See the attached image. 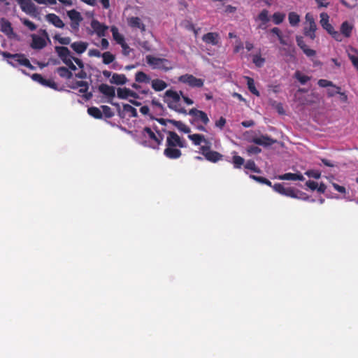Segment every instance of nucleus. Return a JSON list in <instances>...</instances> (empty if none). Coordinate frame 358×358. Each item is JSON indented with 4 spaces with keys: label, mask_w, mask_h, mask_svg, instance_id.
<instances>
[{
    "label": "nucleus",
    "mask_w": 358,
    "mask_h": 358,
    "mask_svg": "<svg viewBox=\"0 0 358 358\" xmlns=\"http://www.w3.org/2000/svg\"><path fill=\"white\" fill-rule=\"evenodd\" d=\"M232 163L235 169H241L245 163V159L239 155H234L232 157Z\"/></svg>",
    "instance_id": "obj_38"
},
{
    "label": "nucleus",
    "mask_w": 358,
    "mask_h": 358,
    "mask_svg": "<svg viewBox=\"0 0 358 358\" xmlns=\"http://www.w3.org/2000/svg\"><path fill=\"white\" fill-rule=\"evenodd\" d=\"M278 178L282 180H300L303 181L305 180L303 176L301 173H287L282 175L278 176Z\"/></svg>",
    "instance_id": "obj_17"
},
{
    "label": "nucleus",
    "mask_w": 358,
    "mask_h": 358,
    "mask_svg": "<svg viewBox=\"0 0 358 358\" xmlns=\"http://www.w3.org/2000/svg\"><path fill=\"white\" fill-rule=\"evenodd\" d=\"M55 50L59 57L63 60L64 63L68 66V67H76L72 62L73 56L68 48L64 46H57L55 47Z\"/></svg>",
    "instance_id": "obj_4"
},
{
    "label": "nucleus",
    "mask_w": 358,
    "mask_h": 358,
    "mask_svg": "<svg viewBox=\"0 0 358 358\" xmlns=\"http://www.w3.org/2000/svg\"><path fill=\"white\" fill-rule=\"evenodd\" d=\"M146 60L149 65L156 66L157 67H166L169 64L167 59L155 57L152 55H148Z\"/></svg>",
    "instance_id": "obj_12"
},
{
    "label": "nucleus",
    "mask_w": 358,
    "mask_h": 358,
    "mask_svg": "<svg viewBox=\"0 0 358 358\" xmlns=\"http://www.w3.org/2000/svg\"><path fill=\"white\" fill-rule=\"evenodd\" d=\"M332 186L334 187V189L338 191L340 193L345 194L346 192L345 187L343 186H341L336 183H332Z\"/></svg>",
    "instance_id": "obj_57"
},
{
    "label": "nucleus",
    "mask_w": 358,
    "mask_h": 358,
    "mask_svg": "<svg viewBox=\"0 0 358 358\" xmlns=\"http://www.w3.org/2000/svg\"><path fill=\"white\" fill-rule=\"evenodd\" d=\"M300 21L299 15L294 12L289 14V22L292 26H296Z\"/></svg>",
    "instance_id": "obj_43"
},
{
    "label": "nucleus",
    "mask_w": 358,
    "mask_h": 358,
    "mask_svg": "<svg viewBox=\"0 0 358 358\" xmlns=\"http://www.w3.org/2000/svg\"><path fill=\"white\" fill-rule=\"evenodd\" d=\"M31 78L33 80L37 82L41 85L53 89L55 90H57V84L51 78H45L38 73H34L31 76Z\"/></svg>",
    "instance_id": "obj_7"
},
{
    "label": "nucleus",
    "mask_w": 358,
    "mask_h": 358,
    "mask_svg": "<svg viewBox=\"0 0 358 358\" xmlns=\"http://www.w3.org/2000/svg\"><path fill=\"white\" fill-rule=\"evenodd\" d=\"M71 88L76 89L78 87H88V83L86 81H77L75 85H69Z\"/></svg>",
    "instance_id": "obj_53"
},
{
    "label": "nucleus",
    "mask_w": 358,
    "mask_h": 358,
    "mask_svg": "<svg viewBox=\"0 0 358 358\" xmlns=\"http://www.w3.org/2000/svg\"><path fill=\"white\" fill-rule=\"evenodd\" d=\"M1 30L8 36L13 34V28L9 21L2 18L1 20Z\"/></svg>",
    "instance_id": "obj_28"
},
{
    "label": "nucleus",
    "mask_w": 358,
    "mask_h": 358,
    "mask_svg": "<svg viewBox=\"0 0 358 358\" xmlns=\"http://www.w3.org/2000/svg\"><path fill=\"white\" fill-rule=\"evenodd\" d=\"M180 94H181V96L185 103H187V105H192L194 103L193 100L191 99L190 98L183 95L182 91H180Z\"/></svg>",
    "instance_id": "obj_62"
},
{
    "label": "nucleus",
    "mask_w": 358,
    "mask_h": 358,
    "mask_svg": "<svg viewBox=\"0 0 358 358\" xmlns=\"http://www.w3.org/2000/svg\"><path fill=\"white\" fill-rule=\"evenodd\" d=\"M296 40L297 45L301 48V49L303 50V48L307 47L302 36H297L296 38Z\"/></svg>",
    "instance_id": "obj_55"
},
{
    "label": "nucleus",
    "mask_w": 358,
    "mask_h": 358,
    "mask_svg": "<svg viewBox=\"0 0 358 358\" xmlns=\"http://www.w3.org/2000/svg\"><path fill=\"white\" fill-rule=\"evenodd\" d=\"M327 189V186L321 182L319 185H317V188L316 189L319 193H324Z\"/></svg>",
    "instance_id": "obj_64"
},
{
    "label": "nucleus",
    "mask_w": 358,
    "mask_h": 358,
    "mask_svg": "<svg viewBox=\"0 0 358 358\" xmlns=\"http://www.w3.org/2000/svg\"><path fill=\"white\" fill-rule=\"evenodd\" d=\"M24 24L27 26L29 28V29L31 31H34L36 29V26L33 22H31V21H29L28 20L24 19Z\"/></svg>",
    "instance_id": "obj_59"
},
{
    "label": "nucleus",
    "mask_w": 358,
    "mask_h": 358,
    "mask_svg": "<svg viewBox=\"0 0 358 358\" xmlns=\"http://www.w3.org/2000/svg\"><path fill=\"white\" fill-rule=\"evenodd\" d=\"M306 22L308 23V29H310V31H316L317 29V25L315 22V20L313 17V15L308 13L306 15Z\"/></svg>",
    "instance_id": "obj_36"
},
{
    "label": "nucleus",
    "mask_w": 358,
    "mask_h": 358,
    "mask_svg": "<svg viewBox=\"0 0 358 358\" xmlns=\"http://www.w3.org/2000/svg\"><path fill=\"white\" fill-rule=\"evenodd\" d=\"M88 55L90 57H100L101 55L100 51L96 49L90 50Z\"/></svg>",
    "instance_id": "obj_63"
},
{
    "label": "nucleus",
    "mask_w": 358,
    "mask_h": 358,
    "mask_svg": "<svg viewBox=\"0 0 358 358\" xmlns=\"http://www.w3.org/2000/svg\"><path fill=\"white\" fill-rule=\"evenodd\" d=\"M67 15L71 20V22H82L83 18L80 13L75 9L67 11Z\"/></svg>",
    "instance_id": "obj_32"
},
{
    "label": "nucleus",
    "mask_w": 358,
    "mask_h": 358,
    "mask_svg": "<svg viewBox=\"0 0 358 358\" xmlns=\"http://www.w3.org/2000/svg\"><path fill=\"white\" fill-rule=\"evenodd\" d=\"M241 125L243 127L248 128L255 125V122L252 120H245L241 122Z\"/></svg>",
    "instance_id": "obj_61"
},
{
    "label": "nucleus",
    "mask_w": 358,
    "mask_h": 358,
    "mask_svg": "<svg viewBox=\"0 0 358 358\" xmlns=\"http://www.w3.org/2000/svg\"><path fill=\"white\" fill-rule=\"evenodd\" d=\"M55 38L62 45H69L71 43V38L69 37H60L59 36H55Z\"/></svg>",
    "instance_id": "obj_51"
},
{
    "label": "nucleus",
    "mask_w": 358,
    "mask_h": 358,
    "mask_svg": "<svg viewBox=\"0 0 358 358\" xmlns=\"http://www.w3.org/2000/svg\"><path fill=\"white\" fill-rule=\"evenodd\" d=\"M2 55L6 59L8 64L13 66L16 65H22V54H10L7 52H3Z\"/></svg>",
    "instance_id": "obj_9"
},
{
    "label": "nucleus",
    "mask_w": 358,
    "mask_h": 358,
    "mask_svg": "<svg viewBox=\"0 0 358 358\" xmlns=\"http://www.w3.org/2000/svg\"><path fill=\"white\" fill-rule=\"evenodd\" d=\"M46 20L57 28H64L65 24L59 16L50 13L45 15Z\"/></svg>",
    "instance_id": "obj_15"
},
{
    "label": "nucleus",
    "mask_w": 358,
    "mask_h": 358,
    "mask_svg": "<svg viewBox=\"0 0 358 358\" xmlns=\"http://www.w3.org/2000/svg\"><path fill=\"white\" fill-rule=\"evenodd\" d=\"M226 119L223 117H220L218 120L215 122V127L220 129L221 130L224 128L226 124Z\"/></svg>",
    "instance_id": "obj_52"
},
{
    "label": "nucleus",
    "mask_w": 358,
    "mask_h": 358,
    "mask_svg": "<svg viewBox=\"0 0 358 358\" xmlns=\"http://www.w3.org/2000/svg\"><path fill=\"white\" fill-rule=\"evenodd\" d=\"M302 50L308 57H313L316 53L314 50L308 48V46L303 48Z\"/></svg>",
    "instance_id": "obj_58"
},
{
    "label": "nucleus",
    "mask_w": 358,
    "mask_h": 358,
    "mask_svg": "<svg viewBox=\"0 0 358 358\" xmlns=\"http://www.w3.org/2000/svg\"><path fill=\"white\" fill-rule=\"evenodd\" d=\"M261 151L262 150L259 147L255 145H251L247 148V152L249 155H257L260 153Z\"/></svg>",
    "instance_id": "obj_49"
},
{
    "label": "nucleus",
    "mask_w": 358,
    "mask_h": 358,
    "mask_svg": "<svg viewBox=\"0 0 358 358\" xmlns=\"http://www.w3.org/2000/svg\"><path fill=\"white\" fill-rule=\"evenodd\" d=\"M135 80L139 83H150L151 82V78L143 71H138L135 76Z\"/></svg>",
    "instance_id": "obj_26"
},
{
    "label": "nucleus",
    "mask_w": 358,
    "mask_h": 358,
    "mask_svg": "<svg viewBox=\"0 0 358 358\" xmlns=\"http://www.w3.org/2000/svg\"><path fill=\"white\" fill-rule=\"evenodd\" d=\"M143 132L146 134L148 137L153 140L155 142L157 143V145H160L163 141V136H160V138H157V136L152 131L150 127H145L143 129Z\"/></svg>",
    "instance_id": "obj_29"
},
{
    "label": "nucleus",
    "mask_w": 358,
    "mask_h": 358,
    "mask_svg": "<svg viewBox=\"0 0 358 358\" xmlns=\"http://www.w3.org/2000/svg\"><path fill=\"white\" fill-rule=\"evenodd\" d=\"M205 158L213 163H216L222 158V155L217 151L210 150L206 153Z\"/></svg>",
    "instance_id": "obj_23"
},
{
    "label": "nucleus",
    "mask_w": 358,
    "mask_h": 358,
    "mask_svg": "<svg viewBox=\"0 0 358 358\" xmlns=\"http://www.w3.org/2000/svg\"><path fill=\"white\" fill-rule=\"evenodd\" d=\"M88 46V43L86 42L78 41L71 44V48L78 54L84 52Z\"/></svg>",
    "instance_id": "obj_22"
},
{
    "label": "nucleus",
    "mask_w": 358,
    "mask_h": 358,
    "mask_svg": "<svg viewBox=\"0 0 358 358\" xmlns=\"http://www.w3.org/2000/svg\"><path fill=\"white\" fill-rule=\"evenodd\" d=\"M91 27L93 29L94 31L98 35L99 37H103L106 36V31L108 29V27L100 23L97 20L93 19L91 22Z\"/></svg>",
    "instance_id": "obj_11"
},
{
    "label": "nucleus",
    "mask_w": 358,
    "mask_h": 358,
    "mask_svg": "<svg viewBox=\"0 0 358 358\" xmlns=\"http://www.w3.org/2000/svg\"><path fill=\"white\" fill-rule=\"evenodd\" d=\"M352 29L353 26L348 21L343 22L341 25V32L346 38H349L351 36Z\"/></svg>",
    "instance_id": "obj_24"
},
{
    "label": "nucleus",
    "mask_w": 358,
    "mask_h": 358,
    "mask_svg": "<svg viewBox=\"0 0 358 358\" xmlns=\"http://www.w3.org/2000/svg\"><path fill=\"white\" fill-rule=\"evenodd\" d=\"M202 40L206 43L215 45L219 43L220 36L216 32H209L202 36Z\"/></svg>",
    "instance_id": "obj_16"
},
{
    "label": "nucleus",
    "mask_w": 358,
    "mask_h": 358,
    "mask_svg": "<svg viewBox=\"0 0 358 358\" xmlns=\"http://www.w3.org/2000/svg\"><path fill=\"white\" fill-rule=\"evenodd\" d=\"M77 70L78 69H57V72L60 77L70 80L73 76V72Z\"/></svg>",
    "instance_id": "obj_20"
},
{
    "label": "nucleus",
    "mask_w": 358,
    "mask_h": 358,
    "mask_svg": "<svg viewBox=\"0 0 358 358\" xmlns=\"http://www.w3.org/2000/svg\"><path fill=\"white\" fill-rule=\"evenodd\" d=\"M117 96L120 99H125L129 96L133 97L134 99H138L139 96L138 94L128 88H118L117 91Z\"/></svg>",
    "instance_id": "obj_13"
},
{
    "label": "nucleus",
    "mask_w": 358,
    "mask_h": 358,
    "mask_svg": "<svg viewBox=\"0 0 358 358\" xmlns=\"http://www.w3.org/2000/svg\"><path fill=\"white\" fill-rule=\"evenodd\" d=\"M110 82L116 85H124L127 82V78L123 74H113Z\"/></svg>",
    "instance_id": "obj_31"
},
{
    "label": "nucleus",
    "mask_w": 358,
    "mask_h": 358,
    "mask_svg": "<svg viewBox=\"0 0 358 358\" xmlns=\"http://www.w3.org/2000/svg\"><path fill=\"white\" fill-rule=\"evenodd\" d=\"M128 24L130 27L134 28H138L141 31L145 30V26L142 23L141 19L138 17H132L128 19Z\"/></svg>",
    "instance_id": "obj_21"
},
{
    "label": "nucleus",
    "mask_w": 358,
    "mask_h": 358,
    "mask_svg": "<svg viewBox=\"0 0 358 358\" xmlns=\"http://www.w3.org/2000/svg\"><path fill=\"white\" fill-rule=\"evenodd\" d=\"M46 45V42L44 38L40 36H33L31 47L34 49H42Z\"/></svg>",
    "instance_id": "obj_27"
},
{
    "label": "nucleus",
    "mask_w": 358,
    "mask_h": 358,
    "mask_svg": "<svg viewBox=\"0 0 358 358\" xmlns=\"http://www.w3.org/2000/svg\"><path fill=\"white\" fill-rule=\"evenodd\" d=\"M101 108L102 109L101 112L106 117L110 118L114 115L113 112L112 111L111 108L109 106H101Z\"/></svg>",
    "instance_id": "obj_45"
},
{
    "label": "nucleus",
    "mask_w": 358,
    "mask_h": 358,
    "mask_svg": "<svg viewBox=\"0 0 358 358\" xmlns=\"http://www.w3.org/2000/svg\"><path fill=\"white\" fill-rule=\"evenodd\" d=\"M87 113L90 116L96 119H101L103 117V113L101 110L97 107L92 106L88 108Z\"/></svg>",
    "instance_id": "obj_33"
},
{
    "label": "nucleus",
    "mask_w": 358,
    "mask_h": 358,
    "mask_svg": "<svg viewBox=\"0 0 358 358\" xmlns=\"http://www.w3.org/2000/svg\"><path fill=\"white\" fill-rule=\"evenodd\" d=\"M258 19L262 22L259 27L261 29H265L264 25L270 20L268 17V11L266 9L262 10V12L258 15Z\"/></svg>",
    "instance_id": "obj_30"
},
{
    "label": "nucleus",
    "mask_w": 358,
    "mask_h": 358,
    "mask_svg": "<svg viewBox=\"0 0 358 358\" xmlns=\"http://www.w3.org/2000/svg\"><path fill=\"white\" fill-rule=\"evenodd\" d=\"M150 83L152 88L156 92H161L168 87V84L165 81L157 78L151 80Z\"/></svg>",
    "instance_id": "obj_19"
},
{
    "label": "nucleus",
    "mask_w": 358,
    "mask_h": 358,
    "mask_svg": "<svg viewBox=\"0 0 358 358\" xmlns=\"http://www.w3.org/2000/svg\"><path fill=\"white\" fill-rule=\"evenodd\" d=\"M272 17H273L274 23L275 24H279L283 21V20L285 18V15L282 14L280 13H275Z\"/></svg>",
    "instance_id": "obj_46"
},
{
    "label": "nucleus",
    "mask_w": 358,
    "mask_h": 358,
    "mask_svg": "<svg viewBox=\"0 0 358 358\" xmlns=\"http://www.w3.org/2000/svg\"><path fill=\"white\" fill-rule=\"evenodd\" d=\"M123 110L127 113H129L130 117H136L138 116L136 109L129 104H127V103L124 104L123 105Z\"/></svg>",
    "instance_id": "obj_40"
},
{
    "label": "nucleus",
    "mask_w": 358,
    "mask_h": 358,
    "mask_svg": "<svg viewBox=\"0 0 358 358\" xmlns=\"http://www.w3.org/2000/svg\"><path fill=\"white\" fill-rule=\"evenodd\" d=\"M166 134L164 155L170 159H179L182 156L180 148H186L187 142L175 131H168Z\"/></svg>",
    "instance_id": "obj_1"
},
{
    "label": "nucleus",
    "mask_w": 358,
    "mask_h": 358,
    "mask_svg": "<svg viewBox=\"0 0 358 358\" xmlns=\"http://www.w3.org/2000/svg\"><path fill=\"white\" fill-rule=\"evenodd\" d=\"M169 122L174 125L179 131H182L185 134H189L191 131L190 128L181 121L173 120H169Z\"/></svg>",
    "instance_id": "obj_25"
},
{
    "label": "nucleus",
    "mask_w": 358,
    "mask_h": 358,
    "mask_svg": "<svg viewBox=\"0 0 358 358\" xmlns=\"http://www.w3.org/2000/svg\"><path fill=\"white\" fill-rule=\"evenodd\" d=\"M315 31H310V29H308V27L304 28L305 36L310 37L312 40L315 39Z\"/></svg>",
    "instance_id": "obj_56"
},
{
    "label": "nucleus",
    "mask_w": 358,
    "mask_h": 358,
    "mask_svg": "<svg viewBox=\"0 0 358 358\" xmlns=\"http://www.w3.org/2000/svg\"><path fill=\"white\" fill-rule=\"evenodd\" d=\"M317 84L320 87H329L327 89V94L329 97H332L341 93V87L335 85L331 81L325 79H320Z\"/></svg>",
    "instance_id": "obj_6"
},
{
    "label": "nucleus",
    "mask_w": 358,
    "mask_h": 358,
    "mask_svg": "<svg viewBox=\"0 0 358 358\" xmlns=\"http://www.w3.org/2000/svg\"><path fill=\"white\" fill-rule=\"evenodd\" d=\"M306 175H307L308 177L318 179L321 176V173L318 171L309 170L306 172Z\"/></svg>",
    "instance_id": "obj_50"
},
{
    "label": "nucleus",
    "mask_w": 358,
    "mask_h": 358,
    "mask_svg": "<svg viewBox=\"0 0 358 358\" xmlns=\"http://www.w3.org/2000/svg\"><path fill=\"white\" fill-rule=\"evenodd\" d=\"M295 78L300 82L301 84H306L310 79V77L302 74L300 71H297L294 74Z\"/></svg>",
    "instance_id": "obj_42"
},
{
    "label": "nucleus",
    "mask_w": 358,
    "mask_h": 358,
    "mask_svg": "<svg viewBox=\"0 0 358 358\" xmlns=\"http://www.w3.org/2000/svg\"><path fill=\"white\" fill-rule=\"evenodd\" d=\"M250 178L253 179L254 180L258 182H260V183H262V184H265V185H266L268 186H270V187H273L272 184H271V182L270 180H268L266 178H264V177H262V176H255V175H250Z\"/></svg>",
    "instance_id": "obj_41"
},
{
    "label": "nucleus",
    "mask_w": 358,
    "mask_h": 358,
    "mask_svg": "<svg viewBox=\"0 0 358 358\" xmlns=\"http://www.w3.org/2000/svg\"><path fill=\"white\" fill-rule=\"evenodd\" d=\"M164 101L167 104L168 107L178 113L187 115L186 109L181 104V94L173 90H166L164 95Z\"/></svg>",
    "instance_id": "obj_2"
},
{
    "label": "nucleus",
    "mask_w": 358,
    "mask_h": 358,
    "mask_svg": "<svg viewBox=\"0 0 358 358\" xmlns=\"http://www.w3.org/2000/svg\"><path fill=\"white\" fill-rule=\"evenodd\" d=\"M306 185L313 191L317 188V182L313 180L307 181Z\"/></svg>",
    "instance_id": "obj_54"
},
{
    "label": "nucleus",
    "mask_w": 358,
    "mask_h": 358,
    "mask_svg": "<svg viewBox=\"0 0 358 358\" xmlns=\"http://www.w3.org/2000/svg\"><path fill=\"white\" fill-rule=\"evenodd\" d=\"M252 142L258 145L268 147L274 144L276 142V141L273 139L268 135H262L259 137L253 138Z\"/></svg>",
    "instance_id": "obj_10"
},
{
    "label": "nucleus",
    "mask_w": 358,
    "mask_h": 358,
    "mask_svg": "<svg viewBox=\"0 0 358 358\" xmlns=\"http://www.w3.org/2000/svg\"><path fill=\"white\" fill-rule=\"evenodd\" d=\"M99 91L110 99H113L115 96V88L112 86H109L107 84H101L99 86Z\"/></svg>",
    "instance_id": "obj_14"
},
{
    "label": "nucleus",
    "mask_w": 358,
    "mask_h": 358,
    "mask_svg": "<svg viewBox=\"0 0 358 358\" xmlns=\"http://www.w3.org/2000/svg\"><path fill=\"white\" fill-rule=\"evenodd\" d=\"M101 56L103 57V62L106 65L110 64L115 59L114 55L109 52H104Z\"/></svg>",
    "instance_id": "obj_44"
},
{
    "label": "nucleus",
    "mask_w": 358,
    "mask_h": 358,
    "mask_svg": "<svg viewBox=\"0 0 358 358\" xmlns=\"http://www.w3.org/2000/svg\"><path fill=\"white\" fill-rule=\"evenodd\" d=\"M320 24L324 29H325L328 34L334 29L332 25L329 24V16L327 13H322L320 14Z\"/></svg>",
    "instance_id": "obj_18"
},
{
    "label": "nucleus",
    "mask_w": 358,
    "mask_h": 358,
    "mask_svg": "<svg viewBox=\"0 0 358 358\" xmlns=\"http://www.w3.org/2000/svg\"><path fill=\"white\" fill-rule=\"evenodd\" d=\"M188 138L192 141L194 145H199L203 141H206V139L204 138V136L202 134H189L188 136Z\"/></svg>",
    "instance_id": "obj_35"
},
{
    "label": "nucleus",
    "mask_w": 358,
    "mask_h": 358,
    "mask_svg": "<svg viewBox=\"0 0 358 358\" xmlns=\"http://www.w3.org/2000/svg\"><path fill=\"white\" fill-rule=\"evenodd\" d=\"M178 80L182 83L187 84L191 87H201L204 83L203 79L197 78L189 74L180 76L178 78Z\"/></svg>",
    "instance_id": "obj_5"
},
{
    "label": "nucleus",
    "mask_w": 358,
    "mask_h": 358,
    "mask_svg": "<svg viewBox=\"0 0 358 358\" xmlns=\"http://www.w3.org/2000/svg\"><path fill=\"white\" fill-rule=\"evenodd\" d=\"M80 71L78 73H76V71L73 72V74H75V76L78 78H85L87 77V73L83 71V69H80Z\"/></svg>",
    "instance_id": "obj_60"
},
{
    "label": "nucleus",
    "mask_w": 358,
    "mask_h": 358,
    "mask_svg": "<svg viewBox=\"0 0 358 358\" xmlns=\"http://www.w3.org/2000/svg\"><path fill=\"white\" fill-rule=\"evenodd\" d=\"M264 61V58L262 57L260 55H255L252 56V62L257 66H262Z\"/></svg>",
    "instance_id": "obj_47"
},
{
    "label": "nucleus",
    "mask_w": 358,
    "mask_h": 358,
    "mask_svg": "<svg viewBox=\"0 0 358 358\" xmlns=\"http://www.w3.org/2000/svg\"><path fill=\"white\" fill-rule=\"evenodd\" d=\"M111 32H112L113 37L114 40H115L117 43H119V44L124 43V38L123 36L119 33L118 29L116 27L113 26L111 27Z\"/></svg>",
    "instance_id": "obj_34"
},
{
    "label": "nucleus",
    "mask_w": 358,
    "mask_h": 358,
    "mask_svg": "<svg viewBox=\"0 0 358 358\" xmlns=\"http://www.w3.org/2000/svg\"><path fill=\"white\" fill-rule=\"evenodd\" d=\"M246 78H247L248 87L249 90L250 91V92L252 93L253 94L259 96V92L255 87L254 80L250 77H247Z\"/></svg>",
    "instance_id": "obj_37"
},
{
    "label": "nucleus",
    "mask_w": 358,
    "mask_h": 358,
    "mask_svg": "<svg viewBox=\"0 0 358 358\" xmlns=\"http://www.w3.org/2000/svg\"><path fill=\"white\" fill-rule=\"evenodd\" d=\"M336 41H343V36L341 32L339 33L337 31H335L334 29H333L329 33Z\"/></svg>",
    "instance_id": "obj_48"
},
{
    "label": "nucleus",
    "mask_w": 358,
    "mask_h": 358,
    "mask_svg": "<svg viewBox=\"0 0 358 358\" xmlns=\"http://www.w3.org/2000/svg\"><path fill=\"white\" fill-rule=\"evenodd\" d=\"M245 168L246 169L251 170L252 171L255 173H261V170L259 167L257 166L255 162L253 160H248L246 163L245 164Z\"/></svg>",
    "instance_id": "obj_39"
},
{
    "label": "nucleus",
    "mask_w": 358,
    "mask_h": 358,
    "mask_svg": "<svg viewBox=\"0 0 358 358\" xmlns=\"http://www.w3.org/2000/svg\"><path fill=\"white\" fill-rule=\"evenodd\" d=\"M188 114L194 117L192 123L200 120L206 125L210 121L207 114L204 111L198 110L195 108L190 109Z\"/></svg>",
    "instance_id": "obj_8"
},
{
    "label": "nucleus",
    "mask_w": 358,
    "mask_h": 358,
    "mask_svg": "<svg viewBox=\"0 0 358 358\" xmlns=\"http://www.w3.org/2000/svg\"><path fill=\"white\" fill-rule=\"evenodd\" d=\"M273 189L278 193L291 198H299V194H302L299 190L293 187H285L280 183H276L273 186Z\"/></svg>",
    "instance_id": "obj_3"
}]
</instances>
